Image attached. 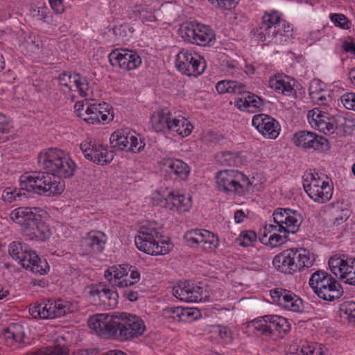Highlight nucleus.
Wrapping results in <instances>:
<instances>
[{"label": "nucleus", "mask_w": 355, "mask_h": 355, "mask_svg": "<svg viewBox=\"0 0 355 355\" xmlns=\"http://www.w3.org/2000/svg\"><path fill=\"white\" fill-rule=\"evenodd\" d=\"M160 165L162 171L174 180H185L190 173L187 164L179 159L164 157L160 161Z\"/></svg>", "instance_id": "nucleus-22"}, {"label": "nucleus", "mask_w": 355, "mask_h": 355, "mask_svg": "<svg viewBox=\"0 0 355 355\" xmlns=\"http://www.w3.org/2000/svg\"><path fill=\"white\" fill-rule=\"evenodd\" d=\"M309 285L313 293L323 300L332 302L340 299L343 291L338 282L329 273L322 270L313 272Z\"/></svg>", "instance_id": "nucleus-7"}, {"label": "nucleus", "mask_w": 355, "mask_h": 355, "mask_svg": "<svg viewBox=\"0 0 355 355\" xmlns=\"http://www.w3.org/2000/svg\"><path fill=\"white\" fill-rule=\"evenodd\" d=\"M284 234V235H280L276 232L272 234L266 244L269 245L271 248H277L284 244L288 240V234Z\"/></svg>", "instance_id": "nucleus-59"}, {"label": "nucleus", "mask_w": 355, "mask_h": 355, "mask_svg": "<svg viewBox=\"0 0 355 355\" xmlns=\"http://www.w3.org/2000/svg\"><path fill=\"white\" fill-rule=\"evenodd\" d=\"M340 311L349 322L355 323V302L352 301L343 303L341 305Z\"/></svg>", "instance_id": "nucleus-54"}, {"label": "nucleus", "mask_w": 355, "mask_h": 355, "mask_svg": "<svg viewBox=\"0 0 355 355\" xmlns=\"http://www.w3.org/2000/svg\"><path fill=\"white\" fill-rule=\"evenodd\" d=\"M285 230L284 225L280 223L269 224L266 225L262 232V236L260 237L259 240L262 243H266V239L268 234L272 232H278L279 233H284Z\"/></svg>", "instance_id": "nucleus-57"}, {"label": "nucleus", "mask_w": 355, "mask_h": 355, "mask_svg": "<svg viewBox=\"0 0 355 355\" xmlns=\"http://www.w3.org/2000/svg\"><path fill=\"white\" fill-rule=\"evenodd\" d=\"M32 355H69V349L66 346L55 345L45 349H39Z\"/></svg>", "instance_id": "nucleus-48"}, {"label": "nucleus", "mask_w": 355, "mask_h": 355, "mask_svg": "<svg viewBox=\"0 0 355 355\" xmlns=\"http://www.w3.org/2000/svg\"><path fill=\"white\" fill-rule=\"evenodd\" d=\"M24 189L16 187H6L2 193L1 198L4 202L10 203L15 200H20L22 196H25V193L22 192Z\"/></svg>", "instance_id": "nucleus-47"}, {"label": "nucleus", "mask_w": 355, "mask_h": 355, "mask_svg": "<svg viewBox=\"0 0 355 355\" xmlns=\"http://www.w3.org/2000/svg\"><path fill=\"white\" fill-rule=\"evenodd\" d=\"M24 46L28 51L34 53L40 49V41L33 34H30L24 42Z\"/></svg>", "instance_id": "nucleus-61"}, {"label": "nucleus", "mask_w": 355, "mask_h": 355, "mask_svg": "<svg viewBox=\"0 0 355 355\" xmlns=\"http://www.w3.org/2000/svg\"><path fill=\"white\" fill-rule=\"evenodd\" d=\"M282 14L277 10H271L266 11L261 21L256 28V34L265 44L271 43L276 31L281 26Z\"/></svg>", "instance_id": "nucleus-15"}, {"label": "nucleus", "mask_w": 355, "mask_h": 355, "mask_svg": "<svg viewBox=\"0 0 355 355\" xmlns=\"http://www.w3.org/2000/svg\"><path fill=\"white\" fill-rule=\"evenodd\" d=\"M329 19L335 26L343 30L349 29L352 25L351 21L341 13H331L329 15Z\"/></svg>", "instance_id": "nucleus-49"}, {"label": "nucleus", "mask_w": 355, "mask_h": 355, "mask_svg": "<svg viewBox=\"0 0 355 355\" xmlns=\"http://www.w3.org/2000/svg\"><path fill=\"white\" fill-rule=\"evenodd\" d=\"M135 243L139 250L150 255L166 254L173 245L164 240L161 226L155 221H148L139 230Z\"/></svg>", "instance_id": "nucleus-2"}, {"label": "nucleus", "mask_w": 355, "mask_h": 355, "mask_svg": "<svg viewBox=\"0 0 355 355\" xmlns=\"http://www.w3.org/2000/svg\"><path fill=\"white\" fill-rule=\"evenodd\" d=\"M340 101L346 109L355 111V93L344 94Z\"/></svg>", "instance_id": "nucleus-62"}, {"label": "nucleus", "mask_w": 355, "mask_h": 355, "mask_svg": "<svg viewBox=\"0 0 355 355\" xmlns=\"http://www.w3.org/2000/svg\"><path fill=\"white\" fill-rule=\"evenodd\" d=\"M217 162L223 166H240L246 161L239 151H222L216 155Z\"/></svg>", "instance_id": "nucleus-35"}, {"label": "nucleus", "mask_w": 355, "mask_h": 355, "mask_svg": "<svg viewBox=\"0 0 355 355\" xmlns=\"http://www.w3.org/2000/svg\"><path fill=\"white\" fill-rule=\"evenodd\" d=\"M109 61L112 67H119L125 71L137 69L141 64V58L134 51L127 49H116L108 55Z\"/></svg>", "instance_id": "nucleus-17"}, {"label": "nucleus", "mask_w": 355, "mask_h": 355, "mask_svg": "<svg viewBox=\"0 0 355 355\" xmlns=\"http://www.w3.org/2000/svg\"><path fill=\"white\" fill-rule=\"evenodd\" d=\"M331 272L343 282L355 286V258L347 254H334L328 261Z\"/></svg>", "instance_id": "nucleus-12"}, {"label": "nucleus", "mask_w": 355, "mask_h": 355, "mask_svg": "<svg viewBox=\"0 0 355 355\" xmlns=\"http://www.w3.org/2000/svg\"><path fill=\"white\" fill-rule=\"evenodd\" d=\"M80 148L87 159L96 164L106 165L114 158L113 152L108 150L107 146L90 139L83 141L80 144Z\"/></svg>", "instance_id": "nucleus-16"}, {"label": "nucleus", "mask_w": 355, "mask_h": 355, "mask_svg": "<svg viewBox=\"0 0 355 355\" xmlns=\"http://www.w3.org/2000/svg\"><path fill=\"white\" fill-rule=\"evenodd\" d=\"M293 143L297 147L313 149L319 152H324L329 149V143L326 138L306 130L296 132L294 135Z\"/></svg>", "instance_id": "nucleus-18"}, {"label": "nucleus", "mask_w": 355, "mask_h": 355, "mask_svg": "<svg viewBox=\"0 0 355 355\" xmlns=\"http://www.w3.org/2000/svg\"><path fill=\"white\" fill-rule=\"evenodd\" d=\"M12 128L11 120L4 114L0 113V133L8 134Z\"/></svg>", "instance_id": "nucleus-64"}, {"label": "nucleus", "mask_w": 355, "mask_h": 355, "mask_svg": "<svg viewBox=\"0 0 355 355\" xmlns=\"http://www.w3.org/2000/svg\"><path fill=\"white\" fill-rule=\"evenodd\" d=\"M26 250H28V245L22 242L13 241L8 247L9 255L18 263L19 261L26 262L24 259L26 257H23V254H26Z\"/></svg>", "instance_id": "nucleus-44"}, {"label": "nucleus", "mask_w": 355, "mask_h": 355, "mask_svg": "<svg viewBox=\"0 0 355 355\" xmlns=\"http://www.w3.org/2000/svg\"><path fill=\"white\" fill-rule=\"evenodd\" d=\"M107 241L106 234L98 230H92L81 241L82 246L87 253L98 254L105 249Z\"/></svg>", "instance_id": "nucleus-26"}, {"label": "nucleus", "mask_w": 355, "mask_h": 355, "mask_svg": "<svg viewBox=\"0 0 355 355\" xmlns=\"http://www.w3.org/2000/svg\"><path fill=\"white\" fill-rule=\"evenodd\" d=\"M291 291L286 290L282 288H277L270 291V296L272 300L280 307L283 308L285 303V298L289 297Z\"/></svg>", "instance_id": "nucleus-52"}, {"label": "nucleus", "mask_w": 355, "mask_h": 355, "mask_svg": "<svg viewBox=\"0 0 355 355\" xmlns=\"http://www.w3.org/2000/svg\"><path fill=\"white\" fill-rule=\"evenodd\" d=\"M272 264L279 272L292 275L295 273L290 249H286L275 256Z\"/></svg>", "instance_id": "nucleus-33"}, {"label": "nucleus", "mask_w": 355, "mask_h": 355, "mask_svg": "<svg viewBox=\"0 0 355 355\" xmlns=\"http://www.w3.org/2000/svg\"><path fill=\"white\" fill-rule=\"evenodd\" d=\"M252 125L264 137L275 139L279 135L281 130L279 122L270 115L258 114L253 116Z\"/></svg>", "instance_id": "nucleus-21"}, {"label": "nucleus", "mask_w": 355, "mask_h": 355, "mask_svg": "<svg viewBox=\"0 0 355 355\" xmlns=\"http://www.w3.org/2000/svg\"><path fill=\"white\" fill-rule=\"evenodd\" d=\"M285 299V303L286 304H284L282 309L296 313H299L302 311V300L300 297L296 295L294 293L291 291V293H289V297Z\"/></svg>", "instance_id": "nucleus-46"}, {"label": "nucleus", "mask_w": 355, "mask_h": 355, "mask_svg": "<svg viewBox=\"0 0 355 355\" xmlns=\"http://www.w3.org/2000/svg\"><path fill=\"white\" fill-rule=\"evenodd\" d=\"M89 293L91 296L98 297V300L109 309H114L118 304L119 295L117 292L100 283L92 286Z\"/></svg>", "instance_id": "nucleus-28"}, {"label": "nucleus", "mask_w": 355, "mask_h": 355, "mask_svg": "<svg viewBox=\"0 0 355 355\" xmlns=\"http://www.w3.org/2000/svg\"><path fill=\"white\" fill-rule=\"evenodd\" d=\"M184 41L198 46H210L216 40L212 28L195 21L186 22L179 29Z\"/></svg>", "instance_id": "nucleus-10"}, {"label": "nucleus", "mask_w": 355, "mask_h": 355, "mask_svg": "<svg viewBox=\"0 0 355 355\" xmlns=\"http://www.w3.org/2000/svg\"><path fill=\"white\" fill-rule=\"evenodd\" d=\"M216 332L218 334L220 339L226 343H230L232 340V333L230 329L227 326L216 325L215 327Z\"/></svg>", "instance_id": "nucleus-60"}, {"label": "nucleus", "mask_w": 355, "mask_h": 355, "mask_svg": "<svg viewBox=\"0 0 355 355\" xmlns=\"http://www.w3.org/2000/svg\"><path fill=\"white\" fill-rule=\"evenodd\" d=\"M92 108L94 110L98 117L101 119V123H107L113 120V112H111L112 107L107 103L92 104Z\"/></svg>", "instance_id": "nucleus-42"}, {"label": "nucleus", "mask_w": 355, "mask_h": 355, "mask_svg": "<svg viewBox=\"0 0 355 355\" xmlns=\"http://www.w3.org/2000/svg\"><path fill=\"white\" fill-rule=\"evenodd\" d=\"M192 285L188 282H180L173 288V295L181 301L191 302Z\"/></svg>", "instance_id": "nucleus-43"}, {"label": "nucleus", "mask_w": 355, "mask_h": 355, "mask_svg": "<svg viewBox=\"0 0 355 355\" xmlns=\"http://www.w3.org/2000/svg\"><path fill=\"white\" fill-rule=\"evenodd\" d=\"M175 65L178 71L187 76L197 77L206 69V62L197 52L182 49L175 56Z\"/></svg>", "instance_id": "nucleus-11"}, {"label": "nucleus", "mask_w": 355, "mask_h": 355, "mask_svg": "<svg viewBox=\"0 0 355 355\" xmlns=\"http://www.w3.org/2000/svg\"><path fill=\"white\" fill-rule=\"evenodd\" d=\"M110 144L116 150H126L134 153L142 151L146 146L144 140L135 132L121 130L114 132L110 137Z\"/></svg>", "instance_id": "nucleus-14"}, {"label": "nucleus", "mask_w": 355, "mask_h": 355, "mask_svg": "<svg viewBox=\"0 0 355 355\" xmlns=\"http://www.w3.org/2000/svg\"><path fill=\"white\" fill-rule=\"evenodd\" d=\"M214 6L220 10L234 9L240 0H208Z\"/></svg>", "instance_id": "nucleus-56"}, {"label": "nucleus", "mask_w": 355, "mask_h": 355, "mask_svg": "<svg viewBox=\"0 0 355 355\" xmlns=\"http://www.w3.org/2000/svg\"><path fill=\"white\" fill-rule=\"evenodd\" d=\"M328 207L331 209V213L334 217V225H338L349 217L350 211L347 207V205L343 202H332L328 205Z\"/></svg>", "instance_id": "nucleus-38"}, {"label": "nucleus", "mask_w": 355, "mask_h": 355, "mask_svg": "<svg viewBox=\"0 0 355 355\" xmlns=\"http://www.w3.org/2000/svg\"><path fill=\"white\" fill-rule=\"evenodd\" d=\"M52 298L44 299L29 306L30 315L35 319H53Z\"/></svg>", "instance_id": "nucleus-32"}, {"label": "nucleus", "mask_w": 355, "mask_h": 355, "mask_svg": "<svg viewBox=\"0 0 355 355\" xmlns=\"http://www.w3.org/2000/svg\"><path fill=\"white\" fill-rule=\"evenodd\" d=\"M200 311L196 308L181 307L180 322H191L197 320L200 316Z\"/></svg>", "instance_id": "nucleus-53"}, {"label": "nucleus", "mask_w": 355, "mask_h": 355, "mask_svg": "<svg viewBox=\"0 0 355 355\" xmlns=\"http://www.w3.org/2000/svg\"><path fill=\"white\" fill-rule=\"evenodd\" d=\"M73 92H77L80 96L87 97L92 93V88L87 78L80 73H73Z\"/></svg>", "instance_id": "nucleus-41"}, {"label": "nucleus", "mask_w": 355, "mask_h": 355, "mask_svg": "<svg viewBox=\"0 0 355 355\" xmlns=\"http://www.w3.org/2000/svg\"><path fill=\"white\" fill-rule=\"evenodd\" d=\"M79 117L89 124H98L101 119L92 108V104L89 105L83 112H79Z\"/></svg>", "instance_id": "nucleus-55"}, {"label": "nucleus", "mask_w": 355, "mask_h": 355, "mask_svg": "<svg viewBox=\"0 0 355 355\" xmlns=\"http://www.w3.org/2000/svg\"><path fill=\"white\" fill-rule=\"evenodd\" d=\"M296 80L284 73H277L270 77L268 80V86L275 92L284 96L295 97L297 92L295 89Z\"/></svg>", "instance_id": "nucleus-23"}, {"label": "nucleus", "mask_w": 355, "mask_h": 355, "mask_svg": "<svg viewBox=\"0 0 355 355\" xmlns=\"http://www.w3.org/2000/svg\"><path fill=\"white\" fill-rule=\"evenodd\" d=\"M274 223L284 225L285 234H295L298 232L302 221L301 214L295 210L289 208H277L273 214Z\"/></svg>", "instance_id": "nucleus-19"}, {"label": "nucleus", "mask_w": 355, "mask_h": 355, "mask_svg": "<svg viewBox=\"0 0 355 355\" xmlns=\"http://www.w3.org/2000/svg\"><path fill=\"white\" fill-rule=\"evenodd\" d=\"M49 13V9L46 6L39 8H32L31 9V15L38 20L45 21Z\"/></svg>", "instance_id": "nucleus-63"}, {"label": "nucleus", "mask_w": 355, "mask_h": 355, "mask_svg": "<svg viewBox=\"0 0 355 355\" xmlns=\"http://www.w3.org/2000/svg\"><path fill=\"white\" fill-rule=\"evenodd\" d=\"M73 74L69 72H64L58 77L59 84L61 89L64 94H69L73 92Z\"/></svg>", "instance_id": "nucleus-50"}, {"label": "nucleus", "mask_w": 355, "mask_h": 355, "mask_svg": "<svg viewBox=\"0 0 355 355\" xmlns=\"http://www.w3.org/2000/svg\"><path fill=\"white\" fill-rule=\"evenodd\" d=\"M51 302L53 306V319L63 317L69 313H73L78 309L76 304L61 298H52Z\"/></svg>", "instance_id": "nucleus-37"}, {"label": "nucleus", "mask_w": 355, "mask_h": 355, "mask_svg": "<svg viewBox=\"0 0 355 355\" xmlns=\"http://www.w3.org/2000/svg\"><path fill=\"white\" fill-rule=\"evenodd\" d=\"M224 139L223 136L214 131L205 132L202 137V143L207 146H214L220 144Z\"/></svg>", "instance_id": "nucleus-51"}, {"label": "nucleus", "mask_w": 355, "mask_h": 355, "mask_svg": "<svg viewBox=\"0 0 355 355\" xmlns=\"http://www.w3.org/2000/svg\"><path fill=\"white\" fill-rule=\"evenodd\" d=\"M152 127L155 131L173 132L182 137L191 132L192 124L175 108L164 107L157 110L151 116Z\"/></svg>", "instance_id": "nucleus-3"}, {"label": "nucleus", "mask_w": 355, "mask_h": 355, "mask_svg": "<svg viewBox=\"0 0 355 355\" xmlns=\"http://www.w3.org/2000/svg\"><path fill=\"white\" fill-rule=\"evenodd\" d=\"M3 336L8 345L24 342L25 332L24 327L18 323H12L2 331Z\"/></svg>", "instance_id": "nucleus-36"}, {"label": "nucleus", "mask_w": 355, "mask_h": 355, "mask_svg": "<svg viewBox=\"0 0 355 355\" xmlns=\"http://www.w3.org/2000/svg\"><path fill=\"white\" fill-rule=\"evenodd\" d=\"M132 266L128 265H119L109 267L104 276L113 287L119 288H128L127 277Z\"/></svg>", "instance_id": "nucleus-29"}, {"label": "nucleus", "mask_w": 355, "mask_h": 355, "mask_svg": "<svg viewBox=\"0 0 355 355\" xmlns=\"http://www.w3.org/2000/svg\"><path fill=\"white\" fill-rule=\"evenodd\" d=\"M257 241V235L252 230L241 231L239 236L236 239L235 243L242 247L252 246Z\"/></svg>", "instance_id": "nucleus-45"}, {"label": "nucleus", "mask_w": 355, "mask_h": 355, "mask_svg": "<svg viewBox=\"0 0 355 355\" xmlns=\"http://www.w3.org/2000/svg\"><path fill=\"white\" fill-rule=\"evenodd\" d=\"M327 118L325 114L318 108L309 110L307 114L308 121L311 126L325 134L332 129V125L326 121Z\"/></svg>", "instance_id": "nucleus-34"}, {"label": "nucleus", "mask_w": 355, "mask_h": 355, "mask_svg": "<svg viewBox=\"0 0 355 355\" xmlns=\"http://www.w3.org/2000/svg\"><path fill=\"white\" fill-rule=\"evenodd\" d=\"M293 262L295 272L311 267L315 262V257L309 250L303 248H289Z\"/></svg>", "instance_id": "nucleus-30"}, {"label": "nucleus", "mask_w": 355, "mask_h": 355, "mask_svg": "<svg viewBox=\"0 0 355 355\" xmlns=\"http://www.w3.org/2000/svg\"><path fill=\"white\" fill-rule=\"evenodd\" d=\"M216 184L220 191L227 195L243 196L250 191L252 182L239 171L223 170L216 173Z\"/></svg>", "instance_id": "nucleus-6"}, {"label": "nucleus", "mask_w": 355, "mask_h": 355, "mask_svg": "<svg viewBox=\"0 0 355 355\" xmlns=\"http://www.w3.org/2000/svg\"><path fill=\"white\" fill-rule=\"evenodd\" d=\"M245 89L246 88L244 91L238 94L241 96L235 99L234 105L241 111L250 113L260 111L263 106V100L258 96L247 92Z\"/></svg>", "instance_id": "nucleus-27"}, {"label": "nucleus", "mask_w": 355, "mask_h": 355, "mask_svg": "<svg viewBox=\"0 0 355 355\" xmlns=\"http://www.w3.org/2000/svg\"><path fill=\"white\" fill-rule=\"evenodd\" d=\"M304 191L314 202L324 204L332 197L334 187L331 182L325 180L317 173H307L303 177Z\"/></svg>", "instance_id": "nucleus-9"}, {"label": "nucleus", "mask_w": 355, "mask_h": 355, "mask_svg": "<svg viewBox=\"0 0 355 355\" xmlns=\"http://www.w3.org/2000/svg\"><path fill=\"white\" fill-rule=\"evenodd\" d=\"M216 89L219 94L230 93L238 94L245 89V85L234 80H225L218 82Z\"/></svg>", "instance_id": "nucleus-40"}, {"label": "nucleus", "mask_w": 355, "mask_h": 355, "mask_svg": "<svg viewBox=\"0 0 355 355\" xmlns=\"http://www.w3.org/2000/svg\"><path fill=\"white\" fill-rule=\"evenodd\" d=\"M33 224L30 225L29 228L31 229V235H24L26 240L45 241L51 237L52 234L51 230L49 225L41 219L40 214L33 221Z\"/></svg>", "instance_id": "nucleus-31"}, {"label": "nucleus", "mask_w": 355, "mask_h": 355, "mask_svg": "<svg viewBox=\"0 0 355 355\" xmlns=\"http://www.w3.org/2000/svg\"><path fill=\"white\" fill-rule=\"evenodd\" d=\"M19 182L22 189L47 196L60 194L64 189L63 182L58 181L49 171L26 173L20 177Z\"/></svg>", "instance_id": "nucleus-5"}, {"label": "nucleus", "mask_w": 355, "mask_h": 355, "mask_svg": "<svg viewBox=\"0 0 355 355\" xmlns=\"http://www.w3.org/2000/svg\"><path fill=\"white\" fill-rule=\"evenodd\" d=\"M184 240L186 244L193 248H200L206 252H213L219 246L217 235L205 229H193L187 231Z\"/></svg>", "instance_id": "nucleus-13"}, {"label": "nucleus", "mask_w": 355, "mask_h": 355, "mask_svg": "<svg viewBox=\"0 0 355 355\" xmlns=\"http://www.w3.org/2000/svg\"><path fill=\"white\" fill-rule=\"evenodd\" d=\"M26 257L24 259L26 261H19L20 264L23 268L26 270H31L36 275H43L48 272L49 270V266L46 259H42L33 250H31L28 245V250H26Z\"/></svg>", "instance_id": "nucleus-25"}, {"label": "nucleus", "mask_w": 355, "mask_h": 355, "mask_svg": "<svg viewBox=\"0 0 355 355\" xmlns=\"http://www.w3.org/2000/svg\"><path fill=\"white\" fill-rule=\"evenodd\" d=\"M164 207L170 211L179 214L187 212L192 207L191 197L171 191L164 198Z\"/></svg>", "instance_id": "nucleus-24"}, {"label": "nucleus", "mask_w": 355, "mask_h": 355, "mask_svg": "<svg viewBox=\"0 0 355 355\" xmlns=\"http://www.w3.org/2000/svg\"><path fill=\"white\" fill-rule=\"evenodd\" d=\"M163 315L173 322H180L181 306L166 307L163 309Z\"/></svg>", "instance_id": "nucleus-58"}, {"label": "nucleus", "mask_w": 355, "mask_h": 355, "mask_svg": "<svg viewBox=\"0 0 355 355\" xmlns=\"http://www.w3.org/2000/svg\"><path fill=\"white\" fill-rule=\"evenodd\" d=\"M89 326L98 336L121 342L141 336L146 330L143 320L135 315L122 313L120 317L99 314L89 319Z\"/></svg>", "instance_id": "nucleus-1"}, {"label": "nucleus", "mask_w": 355, "mask_h": 355, "mask_svg": "<svg viewBox=\"0 0 355 355\" xmlns=\"http://www.w3.org/2000/svg\"><path fill=\"white\" fill-rule=\"evenodd\" d=\"M248 327L258 336L284 338L290 331L291 326L284 317L266 315L250 321Z\"/></svg>", "instance_id": "nucleus-8"}, {"label": "nucleus", "mask_w": 355, "mask_h": 355, "mask_svg": "<svg viewBox=\"0 0 355 355\" xmlns=\"http://www.w3.org/2000/svg\"><path fill=\"white\" fill-rule=\"evenodd\" d=\"M293 37V28L291 25L282 20L281 22V26L278 28V31H276L273 40L271 43L284 44L289 42Z\"/></svg>", "instance_id": "nucleus-39"}, {"label": "nucleus", "mask_w": 355, "mask_h": 355, "mask_svg": "<svg viewBox=\"0 0 355 355\" xmlns=\"http://www.w3.org/2000/svg\"><path fill=\"white\" fill-rule=\"evenodd\" d=\"M42 211L38 207H19L11 211L10 219L21 227V232L24 235H31L30 225H33V221Z\"/></svg>", "instance_id": "nucleus-20"}, {"label": "nucleus", "mask_w": 355, "mask_h": 355, "mask_svg": "<svg viewBox=\"0 0 355 355\" xmlns=\"http://www.w3.org/2000/svg\"><path fill=\"white\" fill-rule=\"evenodd\" d=\"M39 164L51 175L69 178L74 175L76 164L69 153L58 148H48L38 155Z\"/></svg>", "instance_id": "nucleus-4"}]
</instances>
